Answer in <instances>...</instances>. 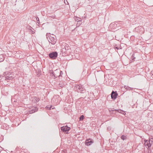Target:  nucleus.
Listing matches in <instances>:
<instances>
[{"label": "nucleus", "mask_w": 153, "mask_h": 153, "mask_svg": "<svg viewBox=\"0 0 153 153\" xmlns=\"http://www.w3.org/2000/svg\"><path fill=\"white\" fill-rule=\"evenodd\" d=\"M71 52V49L69 45L66 44L62 47L60 54L62 56H65L69 55Z\"/></svg>", "instance_id": "obj_1"}, {"label": "nucleus", "mask_w": 153, "mask_h": 153, "mask_svg": "<svg viewBox=\"0 0 153 153\" xmlns=\"http://www.w3.org/2000/svg\"><path fill=\"white\" fill-rule=\"evenodd\" d=\"M46 37L50 44L52 45H54L56 42L57 39L55 35H50V34L47 33Z\"/></svg>", "instance_id": "obj_2"}, {"label": "nucleus", "mask_w": 153, "mask_h": 153, "mask_svg": "<svg viewBox=\"0 0 153 153\" xmlns=\"http://www.w3.org/2000/svg\"><path fill=\"white\" fill-rule=\"evenodd\" d=\"M120 26V24L119 23V22H115L111 23L110 25L108 28L110 31H115L116 28Z\"/></svg>", "instance_id": "obj_3"}, {"label": "nucleus", "mask_w": 153, "mask_h": 153, "mask_svg": "<svg viewBox=\"0 0 153 153\" xmlns=\"http://www.w3.org/2000/svg\"><path fill=\"white\" fill-rule=\"evenodd\" d=\"M74 88L75 90L78 92L83 93L85 91L84 88L81 85H76L74 86Z\"/></svg>", "instance_id": "obj_4"}, {"label": "nucleus", "mask_w": 153, "mask_h": 153, "mask_svg": "<svg viewBox=\"0 0 153 153\" xmlns=\"http://www.w3.org/2000/svg\"><path fill=\"white\" fill-rule=\"evenodd\" d=\"M48 56L50 59H56L58 56V53L56 51H53L49 53Z\"/></svg>", "instance_id": "obj_5"}, {"label": "nucleus", "mask_w": 153, "mask_h": 153, "mask_svg": "<svg viewBox=\"0 0 153 153\" xmlns=\"http://www.w3.org/2000/svg\"><path fill=\"white\" fill-rule=\"evenodd\" d=\"M70 129L71 128L68 126L67 125L62 127L60 128L61 130L66 134L68 133V132L70 130Z\"/></svg>", "instance_id": "obj_6"}, {"label": "nucleus", "mask_w": 153, "mask_h": 153, "mask_svg": "<svg viewBox=\"0 0 153 153\" xmlns=\"http://www.w3.org/2000/svg\"><path fill=\"white\" fill-rule=\"evenodd\" d=\"M94 142V140L92 139H87L85 140V144L87 146H89L93 143Z\"/></svg>", "instance_id": "obj_7"}, {"label": "nucleus", "mask_w": 153, "mask_h": 153, "mask_svg": "<svg viewBox=\"0 0 153 153\" xmlns=\"http://www.w3.org/2000/svg\"><path fill=\"white\" fill-rule=\"evenodd\" d=\"M117 95L118 94L117 91H113L111 94V99L113 100L115 99L117 97Z\"/></svg>", "instance_id": "obj_8"}, {"label": "nucleus", "mask_w": 153, "mask_h": 153, "mask_svg": "<svg viewBox=\"0 0 153 153\" xmlns=\"http://www.w3.org/2000/svg\"><path fill=\"white\" fill-rule=\"evenodd\" d=\"M38 108L36 107L33 106L29 111V114H32L38 111Z\"/></svg>", "instance_id": "obj_9"}, {"label": "nucleus", "mask_w": 153, "mask_h": 153, "mask_svg": "<svg viewBox=\"0 0 153 153\" xmlns=\"http://www.w3.org/2000/svg\"><path fill=\"white\" fill-rule=\"evenodd\" d=\"M50 73L52 77L54 79L57 78L58 76V75H56V73L54 72L52 70L50 71Z\"/></svg>", "instance_id": "obj_10"}, {"label": "nucleus", "mask_w": 153, "mask_h": 153, "mask_svg": "<svg viewBox=\"0 0 153 153\" xmlns=\"http://www.w3.org/2000/svg\"><path fill=\"white\" fill-rule=\"evenodd\" d=\"M40 100V99L39 97H34L33 98L32 101L34 103H36Z\"/></svg>", "instance_id": "obj_11"}, {"label": "nucleus", "mask_w": 153, "mask_h": 153, "mask_svg": "<svg viewBox=\"0 0 153 153\" xmlns=\"http://www.w3.org/2000/svg\"><path fill=\"white\" fill-rule=\"evenodd\" d=\"M144 144L146 146H147L148 148L150 147L151 145L150 143V141L149 140H147L145 142Z\"/></svg>", "instance_id": "obj_12"}, {"label": "nucleus", "mask_w": 153, "mask_h": 153, "mask_svg": "<svg viewBox=\"0 0 153 153\" xmlns=\"http://www.w3.org/2000/svg\"><path fill=\"white\" fill-rule=\"evenodd\" d=\"M33 30H34V29L33 28L30 26L29 27V31L30 32H31L32 34H33L35 33V32L33 30Z\"/></svg>", "instance_id": "obj_13"}, {"label": "nucleus", "mask_w": 153, "mask_h": 153, "mask_svg": "<svg viewBox=\"0 0 153 153\" xmlns=\"http://www.w3.org/2000/svg\"><path fill=\"white\" fill-rule=\"evenodd\" d=\"M5 59V57L3 55H0V62H2L4 61Z\"/></svg>", "instance_id": "obj_14"}, {"label": "nucleus", "mask_w": 153, "mask_h": 153, "mask_svg": "<svg viewBox=\"0 0 153 153\" xmlns=\"http://www.w3.org/2000/svg\"><path fill=\"white\" fill-rule=\"evenodd\" d=\"M5 80H6L7 82L8 80H12L13 79V77L12 76H6L5 77Z\"/></svg>", "instance_id": "obj_15"}, {"label": "nucleus", "mask_w": 153, "mask_h": 153, "mask_svg": "<svg viewBox=\"0 0 153 153\" xmlns=\"http://www.w3.org/2000/svg\"><path fill=\"white\" fill-rule=\"evenodd\" d=\"M124 87L126 89L128 90H133V88L130 87H129L128 86H126V85H125L124 86Z\"/></svg>", "instance_id": "obj_16"}, {"label": "nucleus", "mask_w": 153, "mask_h": 153, "mask_svg": "<svg viewBox=\"0 0 153 153\" xmlns=\"http://www.w3.org/2000/svg\"><path fill=\"white\" fill-rule=\"evenodd\" d=\"M82 20L81 19L79 20H78L77 22V23L76 24L77 27H79L82 24Z\"/></svg>", "instance_id": "obj_17"}, {"label": "nucleus", "mask_w": 153, "mask_h": 153, "mask_svg": "<svg viewBox=\"0 0 153 153\" xmlns=\"http://www.w3.org/2000/svg\"><path fill=\"white\" fill-rule=\"evenodd\" d=\"M85 118L83 115H81L79 117V121L82 120Z\"/></svg>", "instance_id": "obj_18"}, {"label": "nucleus", "mask_w": 153, "mask_h": 153, "mask_svg": "<svg viewBox=\"0 0 153 153\" xmlns=\"http://www.w3.org/2000/svg\"><path fill=\"white\" fill-rule=\"evenodd\" d=\"M121 139L124 140H126L127 138V137L126 136H124V135H122L121 136Z\"/></svg>", "instance_id": "obj_19"}, {"label": "nucleus", "mask_w": 153, "mask_h": 153, "mask_svg": "<svg viewBox=\"0 0 153 153\" xmlns=\"http://www.w3.org/2000/svg\"><path fill=\"white\" fill-rule=\"evenodd\" d=\"M117 109H114V108H109V111L110 112H111V111H116Z\"/></svg>", "instance_id": "obj_20"}, {"label": "nucleus", "mask_w": 153, "mask_h": 153, "mask_svg": "<svg viewBox=\"0 0 153 153\" xmlns=\"http://www.w3.org/2000/svg\"><path fill=\"white\" fill-rule=\"evenodd\" d=\"M116 111L119 112V113H122V112H123L124 113H125V112L123 110H120V109H117Z\"/></svg>", "instance_id": "obj_21"}, {"label": "nucleus", "mask_w": 153, "mask_h": 153, "mask_svg": "<svg viewBox=\"0 0 153 153\" xmlns=\"http://www.w3.org/2000/svg\"><path fill=\"white\" fill-rule=\"evenodd\" d=\"M121 46H116L114 47V48L115 49H117V50H118L119 49H121V48H120Z\"/></svg>", "instance_id": "obj_22"}, {"label": "nucleus", "mask_w": 153, "mask_h": 153, "mask_svg": "<svg viewBox=\"0 0 153 153\" xmlns=\"http://www.w3.org/2000/svg\"><path fill=\"white\" fill-rule=\"evenodd\" d=\"M52 105H51L50 106H47L46 107V108L49 110H50L51 109V108H52Z\"/></svg>", "instance_id": "obj_23"}, {"label": "nucleus", "mask_w": 153, "mask_h": 153, "mask_svg": "<svg viewBox=\"0 0 153 153\" xmlns=\"http://www.w3.org/2000/svg\"><path fill=\"white\" fill-rule=\"evenodd\" d=\"M36 73L38 76L41 75V71H39L38 72H36Z\"/></svg>", "instance_id": "obj_24"}, {"label": "nucleus", "mask_w": 153, "mask_h": 153, "mask_svg": "<svg viewBox=\"0 0 153 153\" xmlns=\"http://www.w3.org/2000/svg\"><path fill=\"white\" fill-rule=\"evenodd\" d=\"M36 21H37V23L39 24H40V22H39V18L38 17H37L36 18Z\"/></svg>", "instance_id": "obj_25"}, {"label": "nucleus", "mask_w": 153, "mask_h": 153, "mask_svg": "<svg viewBox=\"0 0 153 153\" xmlns=\"http://www.w3.org/2000/svg\"><path fill=\"white\" fill-rule=\"evenodd\" d=\"M60 73H59V74L58 75V76L59 77L60 76H61L63 74V73L62 71H60Z\"/></svg>", "instance_id": "obj_26"}, {"label": "nucleus", "mask_w": 153, "mask_h": 153, "mask_svg": "<svg viewBox=\"0 0 153 153\" xmlns=\"http://www.w3.org/2000/svg\"><path fill=\"white\" fill-rule=\"evenodd\" d=\"M74 19H75V20L76 21H77L78 20V19H79V18L78 17H74Z\"/></svg>", "instance_id": "obj_27"}, {"label": "nucleus", "mask_w": 153, "mask_h": 153, "mask_svg": "<svg viewBox=\"0 0 153 153\" xmlns=\"http://www.w3.org/2000/svg\"><path fill=\"white\" fill-rule=\"evenodd\" d=\"M59 85V86L60 87H63V85H62V83H61L60 82Z\"/></svg>", "instance_id": "obj_28"}, {"label": "nucleus", "mask_w": 153, "mask_h": 153, "mask_svg": "<svg viewBox=\"0 0 153 153\" xmlns=\"http://www.w3.org/2000/svg\"><path fill=\"white\" fill-rule=\"evenodd\" d=\"M152 140H149V141H150V145H152V143L153 142V140L152 139Z\"/></svg>", "instance_id": "obj_29"}, {"label": "nucleus", "mask_w": 153, "mask_h": 153, "mask_svg": "<svg viewBox=\"0 0 153 153\" xmlns=\"http://www.w3.org/2000/svg\"><path fill=\"white\" fill-rule=\"evenodd\" d=\"M150 74H151L152 76H153V71L150 72ZM152 77H153V76Z\"/></svg>", "instance_id": "obj_30"}, {"label": "nucleus", "mask_w": 153, "mask_h": 153, "mask_svg": "<svg viewBox=\"0 0 153 153\" xmlns=\"http://www.w3.org/2000/svg\"><path fill=\"white\" fill-rule=\"evenodd\" d=\"M134 54L133 53V54L132 55V57H133L134 56Z\"/></svg>", "instance_id": "obj_31"}, {"label": "nucleus", "mask_w": 153, "mask_h": 153, "mask_svg": "<svg viewBox=\"0 0 153 153\" xmlns=\"http://www.w3.org/2000/svg\"><path fill=\"white\" fill-rule=\"evenodd\" d=\"M122 114H126V113H124L123 112H122Z\"/></svg>", "instance_id": "obj_32"}, {"label": "nucleus", "mask_w": 153, "mask_h": 153, "mask_svg": "<svg viewBox=\"0 0 153 153\" xmlns=\"http://www.w3.org/2000/svg\"><path fill=\"white\" fill-rule=\"evenodd\" d=\"M56 74L57 75H59L56 73Z\"/></svg>", "instance_id": "obj_33"}, {"label": "nucleus", "mask_w": 153, "mask_h": 153, "mask_svg": "<svg viewBox=\"0 0 153 153\" xmlns=\"http://www.w3.org/2000/svg\"><path fill=\"white\" fill-rule=\"evenodd\" d=\"M135 57H134L133 59L134 60V59H135Z\"/></svg>", "instance_id": "obj_34"}, {"label": "nucleus", "mask_w": 153, "mask_h": 153, "mask_svg": "<svg viewBox=\"0 0 153 153\" xmlns=\"http://www.w3.org/2000/svg\"><path fill=\"white\" fill-rule=\"evenodd\" d=\"M53 108H52V109H53Z\"/></svg>", "instance_id": "obj_35"}]
</instances>
